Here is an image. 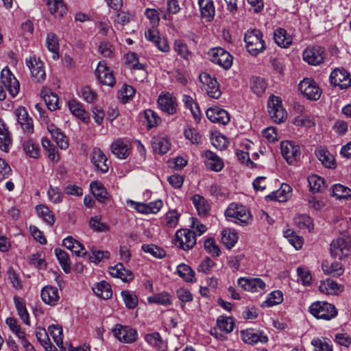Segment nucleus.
<instances>
[{"label": "nucleus", "instance_id": "f257e3e1", "mask_svg": "<svg viewBox=\"0 0 351 351\" xmlns=\"http://www.w3.org/2000/svg\"><path fill=\"white\" fill-rule=\"evenodd\" d=\"M225 216L228 220L243 226L252 221L250 211L243 204L235 202L228 206L225 211Z\"/></svg>", "mask_w": 351, "mask_h": 351}, {"label": "nucleus", "instance_id": "f03ea898", "mask_svg": "<svg viewBox=\"0 0 351 351\" xmlns=\"http://www.w3.org/2000/svg\"><path fill=\"white\" fill-rule=\"evenodd\" d=\"M247 51L253 56H257L266 49L262 32L257 29L247 30L244 35Z\"/></svg>", "mask_w": 351, "mask_h": 351}, {"label": "nucleus", "instance_id": "7ed1b4c3", "mask_svg": "<svg viewBox=\"0 0 351 351\" xmlns=\"http://www.w3.org/2000/svg\"><path fill=\"white\" fill-rule=\"evenodd\" d=\"M330 254L334 258L343 261L351 254V239L349 237H339L330 243Z\"/></svg>", "mask_w": 351, "mask_h": 351}, {"label": "nucleus", "instance_id": "20e7f679", "mask_svg": "<svg viewBox=\"0 0 351 351\" xmlns=\"http://www.w3.org/2000/svg\"><path fill=\"white\" fill-rule=\"evenodd\" d=\"M309 312L318 319H331L337 315L335 305L326 302H315L309 307Z\"/></svg>", "mask_w": 351, "mask_h": 351}, {"label": "nucleus", "instance_id": "39448f33", "mask_svg": "<svg viewBox=\"0 0 351 351\" xmlns=\"http://www.w3.org/2000/svg\"><path fill=\"white\" fill-rule=\"evenodd\" d=\"M174 243L185 251L192 249L196 244L195 232L189 229L178 230L176 233Z\"/></svg>", "mask_w": 351, "mask_h": 351}, {"label": "nucleus", "instance_id": "423d86ee", "mask_svg": "<svg viewBox=\"0 0 351 351\" xmlns=\"http://www.w3.org/2000/svg\"><path fill=\"white\" fill-rule=\"evenodd\" d=\"M267 108L269 116L275 123H280L287 118V112L281 106V100L278 97L270 96Z\"/></svg>", "mask_w": 351, "mask_h": 351}, {"label": "nucleus", "instance_id": "0eeeda50", "mask_svg": "<svg viewBox=\"0 0 351 351\" xmlns=\"http://www.w3.org/2000/svg\"><path fill=\"white\" fill-rule=\"evenodd\" d=\"M208 55L210 60L226 70L229 69L232 64L233 58L231 54L221 47L211 49Z\"/></svg>", "mask_w": 351, "mask_h": 351}, {"label": "nucleus", "instance_id": "6e6552de", "mask_svg": "<svg viewBox=\"0 0 351 351\" xmlns=\"http://www.w3.org/2000/svg\"><path fill=\"white\" fill-rule=\"evenodd\" d=\"M280 149L282 155L288 164L293 165L300 160L301 156L300 147L295 142L282 141Z\"/></svg>", "mask_w": 351, "mask_h": 351}, {"label": "nucleus", "instance_id": "1a4fd4ad", "mask_svg": "<svg viewBox=\"0 0 351 351\" xmlns=\"http://www.w3.org/2000/svg\"><path fill=\"white\" fill-rule=\"evenodd\" d=\"M114 336L121 343H132L138 339L136 330L128 326L116 324L112 329Z\"/></svg>", "mask_w": 351, "mask_h": 351}, {"label": "nucleus", "instance_id": "9d476101", "mask_svg": "<svg viewBox=\"0 0 351 351\" xmlns=\"http://www.w3.org/2000/svg\"><path fill=\"white\" fill-rule=\"evenodd\" d=\"M1 82L8 91L10 95L14 97L19 93L20 84L8 66L1 72Z\"/></svg>", "mask_w": 351, "mask_h": 351}, {"label": "nucleus", "instance_id": "9b49d317", "mask_svg": "<svg viewBox=\"0 0 351 351\" xmlns=\"http://www.w3.org/2000/svg\"><path fill=\"white\" fill-rule=\"evenodd\" d=\"M298 88L302 95L308 99L316 101L321 96V90L313 80L308 78L303 80L299 84Z\"/></svg>", "mask_w": 351, "mask_h": 351}, {"label": "nucleus", "instance_id": "f8f14e48", "mask_svg": "<svg viewBox=\"0 0 351 351\" xmlns=\"http://www.w3.org/2000/svg\"><path fill=\"white\" fill-rule=\"evenodd\" d=\"M26 65L29 69L32 80L36 83L43 82L46 77L43 62L36 56H31L26 60Z\"/></svg>", "mask_w": 351, "mask_h": 351}, {"label": "nucleus", "instance_id": "ddd939ff", "mask_svg": "<svg viewBox=\"0 0 351 351\" xmlns=\"http://www.w3.org/2000/svg\"><path fill=\"white\" fill-rule=\"evenodd\" d=\"M325 58L324 49L319 45L306 48L303 52V59L309 64L318 65L323 62Z\"/></svg>", "mask_w": 351, "mask_h": 351}, {"label": "nucleus", "instance_id": "4468645a", "mask_svg": "<svg viewBox=\"0 0 351 351\" xmlns=\"http://www.w3.org/2000/svg\"><path fill=\"white\" fill-rule=\"evenodd\" d=\"M330 82L341 89L348 88L351 85V76L344 69H335L330 75Z\"/></svg>", "mask_w": 351, "mask_h": 351}, {"label": "nucleus", "instance_id": "2eb2a0df", "mask_svg": "<svg viewBox=\"0 0 351 351\" xmlns=\"http://www.w3.org/2000/svg\"><path fill=\"white\" fill-rule=\"evenodd\" d=\"M199 81L207 86V93L209 97L219 99L221 95L219 84L217 80L208 73H202L199 76Z\"/></svg>", "mask_w": 351, "mask_h": 351}, {"label": "nucleus", "instance_id": "dca6fc26", "mask_svg": "<svg viewBox=\"0 0 351 351\" xmlns=\"http://www.w3.org/2000/svg\"><path fill=\"white\" fill-rule=\"evenodd\" d=\"M90 159L97 171L104 173L108 171L109 166L107 164V157L99 148L95 147L93 149Z\"/></svg>", "mask_w": 351, "mask_h": 351}, {"label": "nucleus", "instance_id": "f3484780", "mask_svg": "<svg viewBox=\"0 0 351 351\" xmlns=\"http://www.w3.org/2000/svg\"><path fill=\"white\" fill-rule=\"evenodd\" d=\"M237 282L239 286L247 291L259 292L265 288V283L261 278H240Z\"/></svg>", "mask_w": 351, "mask_h": 351}, {"label": "nucleus", "instance_id": "a211bd4d", "mask_svg": "<svg viewBox=\"0 0 351 351\" xmlns=\"http://www.w3.org/2000/svg\"><path fill=\"white\" fill-rule=\"evenodd\" d=\"M99 80L104 85L113 86L115 84V79L112 71L106 65V64L100 62L95 71Z\"/></svg>", "mask_w": 351, "mask_h": 351}, {"label": "nucleus", "instance_id": "6ab92c4d", "mask_svg": "<svg viewBox=\"0 0 351 351\" xmlns=\"http://www.w3.org/2000/svg\"><path fill=\"white\" fill-rule=\"evenodd\" d=\"M14 114L17 117L18 123L21 125L23 131L28 134H32L34 132L33 122L32 119L29 117L26 109L23 106H20L15 110Z\"/></svg>", "mask_w": 351, "mask_h": 351}, {"label": "nucleus", "instance_id": "aec40b11", "mask_svg": "<svg viewBox=\"0 0 351 351\" xmlns=\"http://www.w3.org/2000/svg\"><path fill=\"white\" fill-rule=\"evenodd\" d=\"M206 114L207 118L213 123L226 125L230 121V116L227 111L217 107L208 108Z\"/></svg>", "mask_w": 351, "mask_h": 351}, {"label": "nucleus", "instance_id": "412c9836", "mask_svg": "<svg viewBox=\"0 0 351 351\" xmlns=\"http://www.w3.org/2000/svg\"><path fill=\"white\" fill-rule=\"evenodd\" d=\"M158 104L160 108L169 114H173L177 110V101L175 97L170 95H160L158 98Z\"/></svg>", "mask_w": 351, "mask_h": 351}, {"label": "nucleus", "instance_id": "4be33fe9", "mask_svg": "<svg viewBox=\"0 0 351 351\" xmlns=\"http://www.w3.org/2000/svg\"><path fill=\"white\" fill-rule=\"evenodd\" d=\"M241 337L245 343L251 345L258 342L264 343L268 341L266 335H263L261 332L255 331L252 328L241 331Z\"/></svg>", "mask_w": 351, "mask_h": 351}, {"label": "nucleus", "instance_id": "5701e85b", "mask_svg": "<svg viewBox=\"0 0 351 351\" xmlns=\"http://www.w3.org/2000/svg\"><path fill=\"white\" fill-rule=\"evenodd\" d=\"M40 96L49 110L53 111L59 108L58 97L50 88L43 87L40 91Z\"/></svg>", "mask_w": 351, "mask_h": 351}, {"label": "nucleus", "instance_id": "b1692460", "mask_svg": "<svg viewBox=\"0 0 351 351\" xmlns=\"http://www.w3.org/2000/svg\"><path fill=\"white\" fill-rule=\"evenodd\" d=\"M48 132L51 134V138L62 149H66L69 147V142L66 136L62 131L56 127L53 123L47 126Z\"/></svg>", "mask_w": 351, "mask_h": 351}, {"label": "nucleus", "instance_id": "393cba45", "mask_svg": "<svg viewBox=\"0 0 351 351\" xmlns=\"http://www.w3.org/2000/svg\"><path fill=\"white\" fill-rule=\"evenodd\" d=\"M206 158V165L212 171H220L223 167V162L215 153L206 150L203 154Z\"/></svg>", "mask_w": 351, "mask_h": 351}, {"label": "nucleus", "instance_id": "a878e982", "mask_svg": "<svg viewBox=\"0 0 351 351\" xmlns=\"http://www.w3.org/2000/svg\"><path fill=\"white\" fill-rule=\"evenodd\" d=\"M40 295L43 301L51 306L55 305L60 298L58 289L50 285L43 288Z\"/></svg>", "mask_w": 351, "mask_h": 351}, {"label": "nucleus", "instance_id": "bb28decb", "mask_svg": "<svg viewBox=\"0 0 351 351\" xmlns=\"http://www.w3.org/2000/svg\"><path fill=\"white\" fill-rule=\"evenodd\" d=\"M201 16L210 22L215 16V9L213 0H198Z\"/></svg>", "mask_w": 351, "mask_h": 351}, {"label": "nucleus", "instance_id": "cd10ccee", "mask_svg": "<svg viewBox=\"0 0 351 351\" xmlns=\"http://www.w3.org/2000/svg\"><path fill=\"white\" fill-rule=\"evenodd\" d=\"M319 289L321 292L328 294H338L343 291V287L332 279L328 278L321 282Z\"/></svg>", "mask_w": 351, "mask_h": 351}, {"label": "nucleus", "instance_id": "c85d7f7f", "mask_svg": "<svg viewBox=\"0 0 351 351\" xmlns=\"http://www.w3.org/2000/svg\"><path fill=\"white\" fill-rule=\"evenodd\" d=\"M191 199L199 216L206 217L209 214L210 206L204 197L195 195Z\"/></svg>", "mask_w": 351, "mask_h": 351}, {"label": "nucleus", "instance_id": "c756f323", "mask_svg": "<svg viewBox=\"0 0 351 351\" xmlns=\"http://www.w3.org/2000/svg\"><path fill=\"white\" fill-rule=\"evenodd\" d=\"M151 143L154 152L160 154H166L171 147L169 141L161 136H153Z\"/></svg>", "mask_w": 351, "mask_h": 351}, {"label": "nucleus", "instance_id": "7c9ffc66", "mask_svg": "<svg viewBox=\"0 0 351 351\" xmlns=\"http://www.w3.org/2000/svg\"><path fill=\"white\" fill-rule=\"evenodd\" d=\"M12 145V137L10 132L5 128L3 121L0 119V149L8 152Z\"/></svg>", "mask_w": 351, "mask_h": 351}, {"label": "nucleus", "instance_id": "2f4dec72", "mask_svg": "<svg viewBox=\"0 0 351 351\" xmlns=\"http://www.w3.org/2000/svg\"><path fill=\"white\" fill-rule=\"evenodd\" d=\"M68 106L71 112L73 115L76 116L85 123H87L89 121V116L88 113L85 111L82 105L80 102L76 100L71 99L69 100Z\"/></svg>", "mask_w": 351, "mask_h": 351}, {"label": "nucleus", "instance_id": "473e14b6", "mask_svg": "<svg viewBox=\"0 0 351 351\" xmlns=\"http://www.w3.org/2000/svg\"><path fill=\"white\" fill-rule=\"evenodd\" d=\"M36 337L46 351L56 350V348L50 341L48 330L47 331L44 328L38 327L36 331Z\"/></svg>", "mask_w": 351, "mask_h": 351}, {"label": "nucleus", "instance_id": "72a5a7b5", "mask_svg": "<svg viewBox=\"0 0 351 351\" xmlns=\"http://www.w3.org/2000/svg\"><path fill=\"white\" fill-rule=\"evenodd\" d=\"M111 151L113 154L121 159L126 158L130 154L128 145L121 139H118L112 143Z\"/></svg>", "mask_w": 351, "mask_h": 351}, {"label": "nucleus", "instance_id": "f704fd0d", "mask_svg": "<svg viewBox=\"0 0 351 351\" xmlns=\"http://www.w3.org/2000/svg\"><path fill=\"white\" fill-rule=\"evenodd\" d=\"M92 289L98 297L104 300L110 299L112 295L111 286L106 281L96 283Z\"/></svg>", "mask_w": 351, "mask_h": 351}, {"label": "nucleus", "instance_id": "c9c22d12", "mask_svg": "<svg viewBox=\"0 0 351 351\" xmlns=\"http://www.w3.org/2000/svg\"><path fill=\"white\" fill-rule=\"evenodd\" d=\"M90 189L95 198L100 202L104 203L108 200V192L104 184L99 182H92Z\"/></svg>", "mask_w": 351, "mask_h": 351}, {"label": "nucleus", "instance_id": "e433bc0d", "mask_svg": "<svg viewBox=\"0 0 351 351\" xmlns=\"http://www.w3.org/2000/svg\"><path fill=\"white\" fill-rule=\"evenodd\" d=\"M293 221L298 228L306 230L308 232H311L313 229V221L307 215L297 214L293 218Z\"/></svg>", "mask_w": 351, "mask_h": 351}, {"label": "nucleus", "instance_id": "4c0bfd02", "mask_svg": "<svg viewBox=\"0 0 351 351\" xmlns=\"http://www.w3.org/2000/svg\"><path fill=\"white\" fill-rule=\"evenodd\" d=\"M322 269L325 274L338 277L343 274V268L341 263L335 261L329 264L328 261H324L322 265Z\"/></svg>", "mask_w": 351, "mask_h": 351}, {"label": "nucleus", "instance_id": "58836bf2", "mask_svg": "<svg viewBox=\"0 0 351 351\" xmlns=\"http://www.w3.org/2000/svg\"><path fill=\"white\" fill-rule=\"evenodd\" d=\"M48 333L50 334L54 342L60 348L61 351H66V348L63 346L62 341V328L60 325H50L48 327Z\"/></svg>", "mask_w": 351, "mask_h": 351}, {"label": "nucleus", "instance_id": "ea45409f", "mask_svg": "<svg viewBox=\"0 0 351 351\" xmlns=\"http://www.w3.org/2000/svg\"><path fill=\"white\" fill-rule=\"evenodd\" d=\"M46 4L52 14L62 16L67 11L62 0H46Z\"/></svg>", "mask_w": 351, "mask_h": 351}, {"label": "nucleus", "instance_id": "a19ab883", "mask_svg": "<svg viewBox=\"0 0 351 351\" xmlns=\"http://www.w3.org/2000/svg\"><path fill=\"white\" fill-rule=\"evenodd\" d=\"M46 45L49 51L53 53L54 60L59 58V40L58 36L53 33H49L46 38Z\"/></svg>", "mask_w": 351, "mask_h": 351}, {"label": "nucleus", "instance_id": "79ce46f5", "mask_svg": "<svg viewBox=\"0 0 351 351\" xmlns=\"http://www.w3.org/2000/svg\"><path fill=\"white\" fill-rule=\"evenodd\" d=\"M275 43L280 47L287 48L292 43L291 38L287 36V31L283 28H278L274 34Z\"/></svg>", "mask_w": 351, "mask_h": 351}, {"label": "nucleus", "instance_id": "37998d69", "mask_svg": "<svg viewBox=\"0 0 351 351\" xmlns=\"http://www.w3.org/2000/svg\"><path fill=\"white\" fill-rule=\"evenodd\" d=\"M252 92L258 96L262 95L267 88V83L263 77L253 76L250 81Z\"/></svg>", "mask_w": 351, "mask_h": 351}, {"label": "nucleus", "instance_id": "c03bdc74", "mask_svg": "<svg viewBox=\"0 0 351 351\" xmlns=\"http://www.w3.org/2000/svg\"><path fill=\"white\" fill-rule=\"evenodd\" d=\"M145 340L159 351H164L166 349L165 341L162 339L160 335L157 332L146 335L145 336Z\"/></svg>", "mask_w": 351, "mask_h": 351}, {"label": "nucleus", "instance_id": "a18cd8bd", "mask_svg": "<svg viewBox=\"0 0 351 351\" xmlns=\"http://www.w3.org/2000/svg\"><path fill=\"white\" fill-rule=\"evenodd\" d=\"M308 182L310 191L313 193L322 192L326 187L324 180L317 175L309 176Z\"/></svg>", "mask_w": 351, "mask_h": 351}, {"label": "nucleus", "instance_id": "49530a36", "mask_svg": "<svg viewBox=\"0 0 351 351\" xmlns=\"http://www.w3.org/2000/svg\"><path fill=\"white\" fill-rule=\"evenodd\" d=\"M221 234V242L228 249L234 247L238 241L237 234L230 229L223 230Z\"/></svg>", "mask_w": 351, "mask_h": 351}, {"label": "nucleus", "instance_id": "de8ad7c7", "mask_svg": "<svg viewBox=\"0 0 351 351\" xmlns=\"http://www.w3.org/2000/svg\"><path fill=\"white\" fill-rule=\"evenodd\" d=\"M316 156L326 167H335L334 156L328 150L319 149L316 151Z\"/></svg>", "mask_w": 351, "mask_h": 351}, {"label": "nucleus", "instance_id": "09e8293b", "mask_svg": "<svg viewBox=\"0 0 351 351\" xmlns=\"http://www.w3.org/2000/svg\"><path fill=\"white\" fill-rule=\"evenodd\" d=\"M55 254L62 268L66 274L71 271V261L69 254L64 250L56 248L55 249Z\"/></svg>", "mask_w": 351, "mask_h": 351}, {"label": "nucleus", "instance_id": "8fccbe9b", "mask_svg": "<svg viewBox=\"0 0 351 351\" xmlns=\"http://www.w3.org/2000/svg\"><path fill=\"white\" fill-rule=\"evenodd\" d=\"M177 274L187 282H192L195 276L194 271L187 265L180 264L177 267Z\"/></svg>", "mask_w": 351, "mask_h": 351}, {"label": "nucleus", "instance_id": "3c124183", "mask_svg": "<svg viewBox=\"0 0 351 351\" xmlns=\"http://www.w3.org/2000/svg\"><path fill=\"white\" fill-rule=\"evenodd\" d=\"M14 301L18 314L21 319L24 322L25 324L29 325L30 322L29 319V313L27 311L25 304L21 298L16 296H14Z\"/></svg>", "mask_w": 351, "mask_h": 351}, {"label": "nucleus", "instance_id": "603ef678", "mask_svg": "<svg viewBox=\"0 0 351 351\" xmlns=\"http://www.w3.org/2000/svg\"><path fill=\"white\" fill-rule=\"evenodd\" d=\"M37 214L43 219V220L49 226L53 225L55 222L54 215L46 206L43 204L38 205L36 207Z\"/></svg>", "mask_w": 351, "mask_h": 351}, {"label": "nucleus", "instance_id": "864d4df0", "mask_svg": "<svg viewBox=\"0 0 351 351\" xmlns=\"http://www.w3.org/2000/svg\"><path fill=\"white\" fill-rule=\"evenodd\" d=\"M332 195L339 199H347L351 197V189L340 184H337L332 186Z\"/></svg>", "mask_w": 351, "mask_h": 351}, {"label": "nucleus", "instance_id": "5fc2aeb1", "mask_svg": "<svg viewBox=\"0 0 351 351\" xmlns=\"http://www.w3.org/2000/svg\"><path fill=\"white\" fill-rule=\"evenodd\" d=\"M141 248L143 252L149 253L155 258H162L166 255V252L163 249L154 244H144Z\"/></svg>", "mask_w": 351, "mask_h": 351}, {"label": "nucleus", "instance_id": "6e6d98bb", "mask_svg": "<svg viewBox=\"0 0 351 351\" xmlns=\"http://www.w3.org/2000/svg\"><path fill=\"white\" fill-rule=\"evenodd\" d=\"M145 117L147 122L148 129H151L154 127H156L161 121L160 118L158 117L156 112L151 109L145 110Z\"/></svg>", "mask_w": 351, "mask_h": 351}, {"label": "nucleus", "instance_id": "4d7b16f0", "mask_svg": "<svg viewBox=\"0 0 351 351\" xmlns=\"http://www.w3.org/2000/svg\"><path fill=\"white\" fill-rule=\"evenodd\" d=\"M23 149L31 158H37L39 156L40 149L32 140H28L23 143Z\"/></svg>", "mask_w": 351, "mask_h": 351}, {"label": "nucleus", "instance_id": "13d9d810", "mask_svg": "<svg viewBox=\"0 0 351 351\" xmlns=\"http://www.w3.org/2000/svg\"><path fill=\"white\" fill-rule=\"evenodd\" d=\"M217 323L219 328L226 333L231 332L234 326V323L230 317H220L217 319Z\"/></svg>", "mask_w": 351, "mask_h": 351}, {"label": "nucleus", "instance_id": "bf43d9fd", "mask_svg": "<svg viewBox=\"0 0 351 351\" xmlns=\"http://www.w3.org/2000/svg\"><path fill=\"white\" fill-rule=\"evenodd\" d=\"M92 256L89 257V260L92 263H98L104 259L110 258V252L108 251H103L92 247L90 250Z\"/></svg>", "mask_w": 351, "mask_h": 351}, {"label": "nucleus", "instance_id": "052dcab7", "mask_svg": "<svg viewBox=\"0 0 351 351\" xmlns=\"http://www.w3.org/2000/svg\"><path fill=\"white\" fill-rule=\"evenodd\" d=\"M283 301V295L280 291H274L269 294L267 300L265 301L266 306H273L280 304Z\"/></svg>", "mask_w": 351, "mask_h": 351}, {"label": "nucleus", "instance_id": "680f3d73", "mask_svg": "<svg viewBox=\"0 0 351 351\" xmlns=\"http://www.w3.org/2000/svg\"><path fill=\"white\" fill-rule=\"evenodd\" d=\"M121 296L127 308H134L138 302L136 295L132 294L128 291H122Z\"/></svg>", "mask_w": 351, "mask_h": 351}, {"label": "nucleus", "instance_id": "e2e57ef3", "mask_svg": "<svg viewBox=\"0 0 351 351\" xmlns=\"http://www.w3.org/2000/svg\"><path fill=\"white\" fill-rule=\"evenodd\" d=\"M178 298L181 302V307L184 308L185 303L191 302L193 300L192 293L186 289L180 288L176 291Z\"/></svg>", "mask_w": 351, "mask_h": 351}, {"label": "nucleus", "instance_id": "0e129e2a", "mask_svg": "<svg viewBox=\"0 0 351 351\" xmlns=\"http://www.w3.org/2000/svg\"><path fill=\"white\" fill-rule=\"evenodd\" d=\"M311 344L314 346V351H332V345L325 339H313Z\"/></svg>", "mask_w": 351, "mask_h": 351}, {"label": "nucleus", "instance_id": "69168bd1", "mask_svg": "<svg viewBox=\"0 0 351 351\" xmlns=\"http://www.w3.org/2000/svg\"><path fill=\"white\" fill-rule=\"evenodd\" d=\"M149 302L157 303L164 306L171 304V297L168 293H159L148 298Z\"/></svg>", "mask_w": 351, "mask_h": 351}, {"label": "nucleus", "instance_id": "338daca9", "mask_svg": "<svg viewBox=\"0 0 351 351\" xmlns=\"http://www.w3.org/2000/svg\"><path fill=\"white\" fill-rule=\"evenodd\" d=\"M135 89L130 85H123L120 90L123 103L128 102L135 95Z\"/></svg>", "mask_w": 351, "mask_h": 351}, {"label": "nucleus", "instance_id": "774afa93", "mask_svg": "<svg viewBox=\"0 0 351 351\" xmlns=\"http://www.w3.org/2000/svg\"><path fill=\"white\" fill-rule=\"evenodd\" d=\"M89 224L94 230L99 232H105L109 230V226L101 222L97 217H92Z\"/></svg>", "mask_w": 351, "mask_h": 351}]
</instances>
